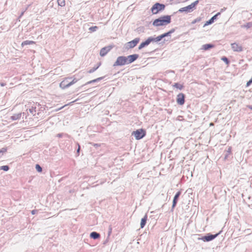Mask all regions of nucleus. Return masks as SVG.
<instances>
[{
    "instance_id": "7ed1b4c3",
    "label": "nucleus",
    "mask_w": 252,
    "mask_h": 252,
    "mask_svg": "<svg viewBox=\"0 0 252 252\" xmlns=\"http://www.w3.org/2000/svg\"><path fill=\"white\" fill-rule=\"evenodd\" d=\"M165 7V6L164 4L157 2L153 5L151 10L153 14H156L159 12L163 10Z\"/></svg>"
},
{
    "instance_id": "dca6fc26",
    "label": "nucleus",
    "mask_w": 252,
    "mask_h": 252,
    "mask_svg": "<svg viewBox=\"0 0 252 252\" xmlns=\"http://www.w3.org/2000/svg\"><path fill=\"white\" fill-rule=\"evenodd\" d=\"M147 216L146 215L143 218L141 219V223H140V227L141 228H143L146 223L147 220Z\"/></svg>"
},
{
    "instance_id": "2f4dec72",
    "label": "nucleus",
    "mask_w": 252,
    "mask_h": 252,
    "mask_svg": "<svg viewBox=\"0 0 252 252\" xmlns=\"http://www.w3.org/2000/svg\"><path fill=\"white\" fill-rule=\"evenodd\" d=\"M252 26V23L251 22L247 23L246 25H244V27L247 29L251 28Z\"/></svg>"
},
{
    "instance_id": "f257e3e1",
    "label": "nucleus",
    "mask_w": 252,
    "mask_h": 252,
    "mask_svg": "<svg viewBox=\"0 0 252 252\" xmlns=\"http://www.w3.org/2000/svg\"><path fill=\"white\" fill-rule=\"evenodd\" d=\"M171 21V16L164 15L155 20L152 24L155 27L163 26L170 23Z\"/></svg>"
},
{
    "instance_id": "39448f33",
    "label": "nucleus",
    "mask_w": 252,
    "mask_h": 252,
    "mask_svg": "<svg viewBox=\"0 0 252 252\" xmlns=\"http://www.w3.org/2000/svg\"><path fill=\"white\" fill-rule=\"evenodd\" d=\"M133 135L136 139H140L144 137L146 135V131L143 129H139L136 131H134L132 132Z\"/></svg>"
},
{
    "instance_id": "bb28decb",
    "label": "nucleus",
    "mask_w": 252,
    "mask_h": 252,
    "mask_svg": "<svg viewBox=\"0 0 252 252\" xmlns=\"http://www.w3.org/2000/svg\"><path fill=\"white\" fill-rule=\"evenodd\" d=\"M9 168L7 165H3L0 167V170H3L5 171H7L9 170Z\"/></svg>"
},
{
    "instance_id": "4c0bfd02",
    "label": "nucleus",
    "mask_w": 252,
    "mask_h": 252,
    "mask_svg": "<svg viewBox=\"0 0 252 252\" xmlns=\"http://www.w3.org/2000/svg\"><path fill=\"white\" fill-rule=\"evenodd\" d=\"M0 85L3 87V86H5V84H4L3 83H2L0 84Z\"/></svg>"
},
{
    "instance_id": "4468645a",
    "label": "nucleus",
    "mask_w": 252,
    "mask_h": 252,
    "mask_svg": "<svg viewBox=\"0 0 252 252\" xmlns=\"http://www.w3.org/2000/svg\"><path fill=\"white\" fill-rule=\"evenodd\" d=\"M180 194H181V192L178 191L175 195L174 199H173V205H172L173 208H174L175 207V206L176 205L178 199Z\"/></svg>"
},
{
    "instance_id": "a211bd4d",
    "label": "nucleus",
    "mask_w": 252,
    "mask_h": 252,
    "mask_svg": "<svg viewBox=\"0 0 252 252\" xmlns=\"http://www.w3.org/2000/svg\"><path fill=\"white\" fill-rule=\"evenodd\" d=\"M175 29H172L171 30H170L169 32L164 33L162 34L163 35V37H168L171 36V34L175 32Z\"/></svg>"
},
{
    "instance_id": "f3484780",
    "label": "nucleus",
    "mask_w": 252,
    "mask_h": 252,
    "mask_svg": "<svg viewBox=\"0 0 252 252\" xmlns=\"http://www.w3.org/2000/svg\"><path fill=\"white\" fill-rule=\"evenodd\" d=\"M149 44V41H148V39H147V40L146 41L142 42L140 44V45L138 47V49L140 50V49H142L143 48L145 47V46H148Z\"/></svg>"
},
{
    "instance_id": "a878e982",
    "label": "nucleus",
    "mask_w": 252,
    "mask_h": 252,
    "mask_svg": "<svg viewBox=\"0 0 252 252\" xmlns=\"http://www.w3.org/2000/svg\"><path fill=\"white\" fill-rule=\"evenodd\" d=\"M98 67H99V65L95 66L94 67H93L92 68L90 69L88 71V72L89 73H92L94 72V71H95L98 68Z\"/></svg>"
},
{
    "instance_id": "20e7f679",
    "label": "nucleus",
    "mask_w": 252,
    "mask_h": 252,
    "mask_svg": "<svg viewBox=\"0 0 252 252\" xmlns=\"http://www.w3.org/2000/svg\"><path fill=\"white\" fill-rule=\"evenodd\" d=\"M125 64H128L126 57L119 56L117 58L116 62L114 63L113 66H123Z\"/></svg>"
},
{
    "instance_id": "c756f323",
    "label": "nucleus",
    "mask_w": 252,
    "mask_h": 252,
    "mask_svg": "<svg viewBox=\"0 0 252 252\" xmlns=\"http://www.w3.org/2000/svg\"><path fill=\"white\" fill-rule=\"evenodd\" d=\"M163 38H164L163 35L162 34L157 36V37H156V39L157 41V42H158V41H160Z\"/></svg>"
},
{
    "instance_id": "6e6552de",
    "label": "nucleus",
    "mask_w": 252,
    "mask_h": 252,
    "mask_svg": "<svg viewBox=\"0 0 252 252\" xmlns=\"http://www.w3.org/2000/svg\"><path fill=\"white\" fill-rule=\"evenodd\" d=\"M232 49L234 52H241L243 51V47L236 43H233L231 44Z\"/></svg>"
},
{
    "instance_id": "4be33fe9",
    "label": "nucleus",
    "mask_w": 252,
    "mask_h": 252,
    "mask_svg": "<svg viewBox=\"0 0 252 252\" xmlns=\"http://www.w3.org/2000/svg\"><path fill=\"white\" fill-rule=\"evenodd\" d=\"M174 87L178 89L179 90H182L183 88V85L182 84H180L178 83H175L173 86Z\"/></svg>"
},
{
    "instance_id": "aec40b11",
    "label": "nucleus",
    "mask_w": 252,
    "mask_h": 252,
    "mask_svg": "<svg viewBox=\"0 0 252 252\" xmlns=\"http://www.w3.org/2000/svg\"><path fill=\"white\" fill-rule=\"evenodd\" d=\"M90 237L92 238L96 239L100 237V235H99V234H98L95 232H93L91 233Z\"/></svg>"
},
{
    "instance_id": "ddd939ff",
    "label": "nucleus",
    "mask_w": 252,
    "mask_h": 252,
    "mask_svg": "<svg viewBox=\"0 0 252 252\" xmlns=\"http://www.w3.org/2000/svg\"><path fill=\"white\" fill-rule=\"evenodd\" d=\"M178 11L180 13H182V12H185L186 13H189V12H192V11L191 10V9H190V7L189 6V5H188L187 6H186V7H182V8H181Z\"/></svg>"
},
{
    "instance_id": "0eeeda50",
    "label": "nucleus",
    "mask_w": 252,
    "mask_h": 252,
    "mask_svg": "<svg viewBox=\"0 0 252 252\" xmlns=\"http://www.w3.org/2000/svg\"><path fill=\"white\" fill-rule=\"evenodd\" d=\"M138 57L139 55L138 54H133L126 56V58L127 64H130L134 62L138 58Z\"/></svg>"
},
{
    "instance_id": "58836bf2",
    "label": "nucleus",
    "mask_w": 252,
    "mask_h": 252,
    "mask_svg": "<svg viewBox=\"0 0 252 252\" xmlns=\"http://www.w3.org/2000/svg\"><path fill=\"white\" fill-rule=\"evenodd\" d=\"M32 214H35V211L34 210L32 211Z\"/></svg>"
},
{
    "instance_id": "9d476101",
    "label": "nucleus",
    "mask_w": 252,
    "mask_h": 252,
    "mask_svg": "<svg viewBox=\"0 0 252 252\" xmlns=\"http://www.w3.org/2000/svg\"><path fill=\"white\" fill-rule=\"evenodd\" d=\"M111 49V47L110 46H107L102 48L100 51V55L101 57L105 56L107 53Z\"/></svg>"
},
{
    "instance_id": "393cba45",
    "label": "nucleus",
    "mask_w": 252,
    "mask_h": 252,
    "mask_svg": "<svg viewBox=\"0 0 252 252\" xmlns=\"http://www.w3.org/2000/svg\"><path fill=\"white\" fill-rule=\"evenodd\" d=\"M102 78H103V77L97 78H96L95 79H94V80H91L90 81H89L88 82H87V84H91L92 83L97 82V81H100L101 79H102Z\"/></svg>"
},
{
    "instance_id": "1a4fd4ad",
    "label": "nucleus",
    "mask_w": 252,
    "mask_h": 252,
    "mask_svg": "<svg viewBox=\"0 0 252 252\" xmlns=\"http://www.w3.org/2000/svg\"><path fill=\"white\" fill-rule=\"evenodd\" d=\"M185 96L183 93H180L177 95V102L178 104L183 105L185 102Z\"/></svg>"
},
{
    "instance_id": "e433bc0d",
    "label": "nucleus",
    "mask_w": 252,
    "mask_h": 252,
    "mask_svg": "<svg viewBox=\"0 0 252 252\" xmlns=\"http://www.w3.org/2000/svg\"><path fill=\"white\" fill-rule=\"evenodd\" d=\"M23 14H24V12H22V13L21 14V15L19 16V18H21L22 16V15H23Z\"/></svg>"
},
{
    "instance_id": "7c9ffc66",
    "label": "nucleus",
    "mask_w": 252,
    "mask_h": 252,
    "mask_svg": "<svg viewBox=\"0 0 252 252\" xmlns=\"http://www.w3.org/2000/svg\"><path fill=\"white\" fill-rule=\"evenodd\" d=\"M35 168L38 172H41L42 171V168L39 164H36L35 165Z\"/></svg>"
},
{
    "instance_id": "423d86ee",
    "label": "nucleus",
    "mask_w": 252,
    "mask_h": 252,
    "mask_svg": "<svg viewBox=\"0 0 252 252\" xmlns=\"http://www.w3.org/2000/svg\"><path fill=\"white\" fill-rule=\"evenodd\" d=\"M140 41L139 38H135L133 40L127 42L125 45V47L126 49H129L134 48L138 43Z\"/></svg>"
},
{
    "instance_id": "f704fd0d",
    "label": "nucleus",
    "mask_w": 252,
    "mask_h": 252,
    "mask_svg": "<svg viewBox=\"0 0 252 252\" xmlns=\"http://www.w3.org/2000/svg\"><path fill=\"white\" fill-rule=\"evenodd\" d=\"M252 83V77L251 79L247 83V86H249Z\"/></svg>"
},
{
    "instance_id": "9b49d317",
    "label": "nucleus",
    "mask_w": 252,
    "mask_h": 252,
    "mask_svg": "<svg viewBox=\"0 0 252 252\" xmlns=\"http://www.w3.org/2000/svg\"><path fill=\"white\" fill-rule=\"evenodd\" d=\"M218 234L216 235H210L208 236H205L200 238V239L204 242L210 241L215 238L218 236Z\"/></svg>"
},
{
    "instance_id": "f03ea898",
    "label": "nucleus",
    "mask_w": 252,
    "mask_h": 252,
    "mask_svg": "<svg viewBox=\"0 0 252 252\" xmlns=\"http://www.w3.org/2000/svg\"><path fill=\"white\" fill-rule=\"evenodd\" d=\"M71 79V78H66L63 81H62L60 84V87L63 89H64L65 88H68L72 85L75 84L77 82V80L76 79H74L72 81H70Z\"/></svg>"
},
{
    "instance_id": "5701e85b",
    "label": "nucleus",
    "mask_w": 252,
    "mask_h": 252,
    "mask_svg": "<svg viewBox=\"0 0 252 252\" xmlns=\"http://www.w3.org/2000/svg\"><path fill=\"white\" fill-rule=\"evenodd\" d=\"M58 5L61 6H64L65 5L64 0H57Z\"/></svg>"
},
{
    "instance_id": "ea45409f",
    "label": "nucleus",
    "mask_w": 252,
    "mask_h": 252,
    "mask_svg": "<svg viewBox=\"0 0 252 252\" xmlns=\"http://www.w3.org/2000/svg\"><path fill=\"white\" fill-rule=\"evenodd\" d=\"M79 150H80V147H79L78 150H77V152H79Z\"/></svg>"
},
{
    "instance_id": "6ab92c4d",
    "label": "nucleus",
    "mask_w": 252,
    "mask_h": 252,
    "mask_svg": "<svg viewBox=\"0 0 252 252\" xmlns=\"http://www.w3.org/2000/svg\"><path fill=\"white\" fill-rule=\"evenodd\" d=\"M35 43V42L33 41H31V40H26V41H23L22 44H21V46L22 47H24V46L25 45H31V44H33Z\"/></svg>"
},
{
    "instance_id": "412c9836",
    "label": "nucleus",
    "mask_w": 252,
    "mask_h": 252,
    "mask_svg": "<svg viewBox=\"0 0 252 252\" xmlns=\"http://www.w3.org/2000/svg\"><path fill=\"white\" fill-rule=\"evenodd\" d=\"M198 2L199 0H197L189 5L192 11H193L195 8V6L198 3Z\"/></svg>"
},
{
    "instance_id": "c9c22d12",
    "label": "nucleus",
    "mask_w": 252,
    "mask_h": 252,
    "mask_svg": "<svg viewBox=\"0 0 252 252\" xmlns=\"http://www.w3.org/2000/svg\"><path fill=\"white\" fill-rule=\"evenodd\" d=\"M65 107V105H64V106L62 107H60V108H59L58 109H57L56 110H61L62 108H63V107Z\"/></svg>"
},
{
    "instance_id": "c85d7f7f",
    "label": "nucleus",
    "mask_w": 252,
    "mask_h": 252,
    "mask_svg": "<svg viewBox=\"0 0 252 252\" xmlns=\"http://www.w3.org/2000/svg\"><path fill=\"white\" fill-rule=\"evenodd\" d=\"M98 29V27L97 26H93L89 28V30L91 32H95L96 31V30Z\"/></svg>"
},
{
    "instance_id": "b1692460",
    "label": "nucleus",
    "mask_w": 252,
    "mask_h": 252,
    "mask_svg": "<svg viewBox=\"0 0 252 252\" xmlns=\"http://www.w3.org/2000/svg\"><path fill=\"white\" fill-rule=\"evenodd\" d=\"M148 41H149V44L151 42H157V41L156 40V37H152V36H150L149 37H148L147 38Z\"/></svg>"
},
{
    "instance_id": "2eb2a0df",
    "label": "nucleus",
    "mask_w": 252,
    "mask_h": 252,
    "mask_svg": "<svg viewBox=\"0 0 252 252\" xmlns=\"http://www.w3.org/2000/svg\"><path fill=\"white\" fill-rule=\"evenodd\" d=\"M214 45L212 44H206L202 45L201 49L204 50H208L210 48L214 47Z\"/></svg>"
},
{
    "instance_id": "72a5a7b5",
    "label": "nucleus",
    "mask_w": 252,
    "mask_h": 252,
    "mask_svg": "<svg viewBox=\"0 0 252 252\" xmlns=\"http://www.w3.org/2000/svg\"><path fill=\"white\" fill-rule=\"evenodd\" d=\"M6 151V150L5 149H2L0 151V157H1L2 155H3V154Z\"/></svg>"
},
{
    "instance_id": "473e14b6",
    "label": "nucleus",
    "mask_w": 252,
    "mask_h": 252,
    "mask_svg": "<svg viewBox=\"0 0 252 252\" xmlns=\"http://www.w3.org/2000/svg\"><path fill=\"white\" fill-rule=\"evenodd\" d=\"M201 21V18L200 17H198V18H197L196 19H194L192 22L191 23L192 24H194L197 22H199Z\"/></svg>"
},
{
    "instance_id": "f8f14e48",
    "label": "nucleus",
    "mask_w": 252,
    "mask_h": 252,
    "mask_svg": "<svg viewBox=\"0 0 252 252\" xmlns=\"http://www.w3.org/2000/svg\"><path fill=\"white\" fill-rule=\"evenodd\" d=\"M220 14V12H218L217 14L213 16L209 20L207 21L206 23L204 24V27L212 24L213 23H214V20L216 19L217 16Z\"/></svg>"
},
{
    "instance_id": "cd10ccee",
    "label": "nucleus",
    "mask_w": 252,
    "mask_h": 252,
    "mask_svg": "<svg viewBox=\"0 0 252 252\" xmlns=\"http://www.w3.org/2000/svg\"><path fill=\"white\" fill-rule=\"evenodd\" d=\"M221 60L224 62L226 64H228L229 63V61L226 57H222Z\"/></svg>"
}]
</instances>
